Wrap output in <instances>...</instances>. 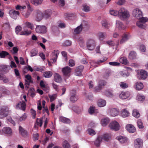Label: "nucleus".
Returning a JSON list of instances; mask_svg holds the SVG:
<instances>
[{
  "label": "nucleus",
  "mask_w": 148,
  "mask_h": 148,
  "mask_svg": "<svg viewBox=\"0 0 148 148\" xmlns=\"http://www.w3.org/2000/svg\"><path fill=\"white\" fill-rule=\"evenodd\" d=\"M106 101L103 99H100L98 102L97 105L99 107H102L106 106Z\"/></svg>",
  "instance_id": "34"
},
{
  "label": "nucleus",
  "mask_w": 148,
  "mask_h": 148,
  "mask_svg": "<svg viewBox=\"0 0 148 148\" xmlns=\"http://www.w3.org/2000/svg\"><path fill=\"white\" fill-rule=\"evenodd\" d=\"M132 115L136 118H138L140 116V114L138 111L136 110H134L133 111Z\"/></svg>",
  "instance_id": "50"
},
{
  "label": "nucleus",
  "mask_w": 148,
  "mask_h": 148,
  "mask_svg": "<svg viewBox=\"0 0 148 148\" xmlns=\"http://www.w3.org/2000/svg\"><path fill=\"white\" fill-rule=\"evenodd\" d=\"M82 25L81 24L80 25L78 26L74 30V33L75 34H79L82 31Z\"/></svg>",
  "instance_id": "36"
},
{
  "label": "nucleus",
  "mask_w": 148,
  "mask_h": 148,
  "mask_svg": "<svg viewBox=\"0 0 148 148\" xmlns=\"http://www.w3.org/2000/svg\"><path fill=\"white\" fill-rule=\"evenodd\" d=\"M102 140V136H98L95 142V145L98 147H100V144Z\"/></svg>",
  "instance_id": "25"
},
{
  "label": "nucleus",
  "mask_w": 148,
  "mask_h": 148,
  "mask_svg": "<svg viewBox=\"0 0 148 148\" xmlns=\"http://www.w3.org/2000/svg\"><path fill=\"white\" fill-rule=\"evenodd\" d=\"M88 112L89 114H92L94 113L96 111L95 107L94 106H90Z\"/></svg>",
  "instance_id": "49"
},
{
  "label": "nucleus",
  "mask_w": 148,
  "mask_h": 148,
  "mask_svg": "<svg viewBox=\"0 0 148 148\" xmlns=\"http://www.w3.org/2000/svg\"><path fill=\"white\" fill-rule=\"evenodd\" d=\"M25 24L27 27L30 28L32 30L34 28L33 24L31 23L27 22Z\"/></svg>",
  "instance_id": "52"
},
{
  "label": "nucleus",
  "mask_w": 148,
  "mask_h": 148,
  "mask_svg": "<svg viewBox=\"0 0 148 148\" xmlns=\"http://www.w3.org/2000/svg\"><path fill=\"white\" fill-rule=\"evenodd\" d=\"M60 121L62 122L67 124L71 122L69 119L62 116L60 117Z\"/></svg>",
  "instance_id": "35"
},
{
  "label": "nucleus",
  "mask_w": 148,
  "mask_h": 148,
  "mask_svg": "<svg viewBox=\"0 0 148 148\" xmlns=\"http://www.w3.org/2000/svg\"><path fill=\"white\" fill-rule=\"evenodd\" d=\"M109 118H106L102 119L101 120V123L103 126H106L109 122Z\"/></svg>",
  "instance_id": "39"
},
{
  "label": "nucleus",
  "mask_w": 148,
  "mask_h": 148,
  "mask_svg": "<svg viewBox=\"0 0 148 148\" xmlns=\"http://www.w3.org/2000/svg\"><path fill=\"white\" fill-rule=\"evenodd\" d=\"M9 14L11 17L15 20L16 19L20 14L18 11L15 10H10Z\"/></svg>",
  "instance_id": "13"
},
{
  "label": "nucleus",
  "mask_w": 148,
  "mask_h": 148,
  "mask_svg": "<svg viewBox=\"0 0 148 148\" xmlns=\"http://www.w3.org/2000/svg\"><path fill=\"white\" fill-rule=\"evenodd\" d=\"M9 111L8 107L6 106L0 107V118H2L6 117L8 114Z\"/></svg>",
  "instance_id": "2"
},
{
  "label": "nucleus",
  "mask_w": 148,
  "mask_h": 148,
  "mask_svg": "<svg viewBox=\"0 0 148 148\" xmlns=\"http://www.w3.org/2000/svg\"><path fill=\"white\" fill-rule=\"evenodd\" d=\"M19 130L20 133L23 136H27V131L24 130L21 126L19 127Z\"/></svg>",
  "instance_id": "33"
},
{
  "label": "nucleus",
  "mask_w": 148,
  "mask_h": 148,
  "mask_svg": "<svg viewBox=\"0 0 148 148\" xmlns=\"http://www.w3.org/2000/svg\"><path fill=\"white\" fill-rule=\"evenodd\" d=\"M104 94L107 97H112L114 96L113 94L111 92L108 90H106L105 91Z\"/></svg>",
  "instance_id": "60"
},
{
  "label": "nucleus",
  "mask_w": 148,
  "mask_h": 148,
  "mask_svg": "<svg viewBox=\"0 0 148 148\" xmlns=\"http://www.w3.org/2000/svg\"><path fill=\"white\" fill-rule=\"evenodd\" d=\"M119 73L121 76L123 77H128L130 74L127 71H120Z\"/></svg>",
  "instance_id": "51"
},
{
  "label": "nucleus",
  "mask_w": 148,
  "mask_h": 148,
  "mask_svg": "<svg viewBox=\"0 0 148 148\" xmlns=\"http://www.w3.org/2000/svg\"><path fill=\"white\" fill-rule=\"evenodd\" d=\"M63 147L64 148H70V144L66 140L64 141L63 143Z\"/></svg>",
  "instance_id": "63"
},
{
  "label": "nucleus",
  "mask_w": 148,
  "mask_h": 148,
  "mask_svg": "<svg viewBox=\"0 0 148 148\" xmlns=\"http://www.w3.org/2000/svg\"><path fill=\"white\" fill-rule=\"evenodd\" d=\"M98 35L99 39L101 40H102L104 39L105 36L106 34L105 33L100 32L98 34Z\"/></svg>",
  "instance_id": "47"
},
{
  "label": "nucleus",
  "mask_w": 148,
  "mask_h": 148,
  "mask_svg": "<svg viewBox=\"0 0 148 148\" xmlns=\"http://www.w3.org/2000/svg\"><path fill=\"white\" fill-rule=\"evenodd\" d=\"M71 70V68L67 66L63 68L62 70V71L64 75L66 77H69L70 75Z\"/></svg>",
  "instance_id": "14"
},
{
  "label": "nucleus",
  "mask_w": 148,
  "mask_h": 148,
  "mask_svg": "<svg viewBox=\"0 0 148 148\" xmlns=\"http://www.w3.org/2000/svg\"><path fill=\"white\" fill-rule=\"evenodd\" d=\"M87 131L88 133L91 136H93L96 134V132L92 129L89 128Z\"/></svg>",
  "instance_id": "61"
},
{
  "label": "nucleus",
  "mask_w": 148,
  "mask_h": 148,
  "mask_svg": "<svg viewBox=\"0 0 148 148\" xmlns=\"http://www.w3.org/2000/svg\"><path fill=\"white\" fill-rule=\"evenodd\" d=\"M130 114L129 112L126 109H123L121 111V115L123 118L126 117L130 115Z\"/></svg>",
  "instance_id": "31"
},
{
  "label": "nucleus",
  "mask_w": 148,
  "mask_h": 148,
  "mask_svg": "<svg viewBox=\"0 0 148 148\" xmlns=\"http://www.w3.org/2000/svg\"><path fill=\"white\" fill-rule=\"evenodd\" d=\"M57 96V94H53L52 95H49V97L50 98V101H53L55 99H56Z\"/></svg>",
  "instance_id": "64"
},
{
  "label": "nucleus",
  "mask_w": 148,
  "mask_h": 148,
  "mask_svg": "<svg viewBox=\"0 0 148 148\" xmlns=\"http://www.w3.org/2000/svg\"><path fill=\"white\" fill-rule=\"evenodd\" d=\"M134 145L135 148H142L143 141L141 139L137 138L134 141Z\"/></svg>",
  "instance_id": "12"
},
{
  "label": "nucleus",
  "mask_w": 148,
  "mask_h": 148,
  "mask_svg": "<svg viewBox=\"0 0 148 148\" xmlns=\"http://www.w3.org/2000/svg\"><path fill=\"white\" fill-rule=\"evenodd\" d=\"M126 130L130 133H133L136 131L135 127L132 125L128 124L126 127Z\"/></svg>",
  "instance_id": "23"
},
{
  "label": "nucleus",
  "mask_w": 148,
  "mask_h": 148,
  "mask_svg": "<svg viewBox=\"0 0 148 148\" xmlns=\"http://www.w3.org/2000/svg\"><path fill=\"white\" fill-rule=\"evenodd\" d=\"M26 104L25 102L22 101L19 102L16 106V108L17 109H20L24 111L26 108Z\"/></svg>",
  "instance_id": "15"
},
{
  "label": "nucleus",
  "mask_w": 148,
  "mask_h": 148,
  "mask_svg": "<svg viewBox=\"0 0 148 148\" xmlns=\"http://www.w3.org/2000/svg\"><path fill=\"white\" fill-rule=\"evenodd\" d=\"M110 128L112 130L117 131L119 129L120 126L119 123L115 121L111 123L109 125Z\"/></svg>",
  "instance_id": "11"
},
{
  "label": "nucleus",
  "mask_w": 148,
  "mask_h": 148,
  "mask_svg": "<svg viewBox=\"0 0 148 148\" xmlns=\"http://www.w3.org/2000/svg\"><path fill=\"white\" fill-rule=\"evenodd\" d=\"M26 4L27 5L28 10L26 12H22V14L25 18H27L29 16L31 12L33 10V9L31 7L30 3L28 1H26Z\"/></svg>",
  "instance_id": "4"
},
{
  "label": "nucleus",
  "mask_w": 148,
  "mask_h": 148,
  "mask_svg": "<svg viewBox=\"0 0 148 148\" xmlns=\"http://www.w3.org/2000/svg\"><path fill=\"white\" fill-rule=\"evenodd\" d=\"M22 29V28L20 26H17L15 29V32L17 35L19 34V32Z\"/></svg>",
  "instance_id": "57"
},
{
  "label": "nucleus",
  "mask_w": 148,
  "mask_h": 148,
  "mask_svg": "<svg viewBox=\"0 0 148 148\" xmlns=\"http://www.w3.org/2000/svg\"><path fill=\"white\" fill-rule=\"evenodd\" d=\"M53 75L52 72L50 71H45L43 73V76L45 77L49 78L51 77Z\"/></svg>",
  "instance_id": "40"
},
{
  "label": "nucleus",
  "mask_w": 148,
  "mask_h": 148,
  "mask_svg": "<svg viewBox=\"0 0 148 148\" xmlns=\"http://www.w3.org/2000/svg\"><path fill=\"white\" fill-rule=\"evenodd\" d=\"M84 68L83 66L82 65L79 66L77 67L75 70V75L77 76L81 75Z\"/></svg>",
  "instance_id": "21"
},
{
  "label": "nucleus",
  "mask_w": 148,
  "mask_h": 148,
  "mask_svg": "<svg viewBox=\"0 0 148 148\" xmlns=\"http://www.w3.org/2000/svg\"><path fill=\"white\" fill-rule=\"evenodd\" d=\"M72 110L75 113L79 114L82 110V108H79L78 106L73 105L72 107Z\"/></svg>",
  "instance_id": "27"
},
{
  "label": "nucleus",
  "mask_w": 148,
  "mask_h": 148,
  "mask_svg": "<svg viewBox=\"0 0 148 148\" xmlns=\"http://www.w3.org/2000/svg\"><path fill=\"white\" fill-rule=\"evenodd\" d=\"M119 85L122 88H126L128 87V85L124 82H121L120 83Z\"/></svg>",
  "instance_id": "58"
},
{
  "label": "nucleus",
  "mask_w": 148,
  "mask_h": 148,
  "mask_svg": "<svg viewBox=\"0 0 148 148\" xmlns=\"http://www.w3.org/2000/svg\"><path fill=\"white\" fill-rule=\"evenodd\" d=\"M133 16L138 19H140L143 15L141 11L139 8L134 9L132 11Z\"/></svg>",
  "instance_id": "5"
},
{
  "label": "nucleus",
  "mask_w": 148,
  "mask_h": 148,
  "mask_svg": "<svg viewBox=\"0 0 148 148\" xmlns=\"http://www.w3.org/2000/svg\"><path fill=\"white\" fill-rule=\"evenodd\" d=\"M2 131L3 134H5L10 136L12 134V131L9 127H4L2 130Z\"/></svg>",
  "instance_id": "18"
},
{
  "label": "nucleus",
  "mask_w": 148,
  "mask_h": 148,
  "mask_svg": "<svg viewBox=\"0 0 148 148\" xmlns=\"http://www.w3.org/2000/svg\"><path fill=\"white\" fill-rule=\"evenodd\" d=\"M130 94L128 91L122 92L119 95V97L122 99H125L130 97Z\"/></svg>",
  "instance_id": "20"
},
{
  "label": "nucleus",
  "mask_w": 148,
  "mask_h": 148,
  "mask_svg": "<svg viewBox=\"0 0 148 148\" xmlns=\"http://www.w3.org/2000/svg\"><path fill=\"white\" fill-rule=\"evenodd\" d=\"M116 139H117L121 143H126L128 140L127 137L121 136L117 137Z\"/></svg>",
  "instance_id": "24"
},
{
  "label": "nucleus",
  "mask_w": 148,
  "mask_h": 148,
  "mask_svg": "<svg viewBox=\"0 0 148 148\" xmlns=\"http://www.w3.org/2000/svg\"><path fill=\"white\" fill-rule=\"evenodd\" d=\"M35 12L36 14V16L35 18L36 20L38 21H41L43 18V14L38 10L35 11Z\"/></svg>",
  "instance_id": "17"
},
{
  "label": "nucleus",
  "mask_w": 148,
  "mask_h": 148,
  "mask_svg": "<svg viewBox=\"0 0 148 148\" xmlns=\"http://www.w3.org/2000/svg\"><path fill=\"white\" fill-rule=\"evenodd\" d=\"M32 33L31 30H26L22 31L21 32L19 35H28Z\"/></svg>",
  "instance_id": "43"
},
{
  "label": "nucleus",
  "mask_w": 148,
  "mask_h": 148,
  "mask_svg": "<svg viewBox=\"0 0 148 148\" xmlns=\"http://www.w3.org/2000/svg\"><path fill=\"white\" fill-rule=\"evenodd\" d=\"M59 53V51L58 50H54L52 53L51 60L53 61V62H56Z\"/></svg>",
  "instance_id": "16"
},
{
  "label": "nucleus",
  "mask_w": 148,
  "mask_h": 148,
  "mask_svg": "<svg viewBox=\"0 0 148 148\" xmlns=\"http://www.w3.org/2000/svg\"><path fill=\"white\" fill-rule=\"evenodd\" d=\"M145 98L144 96L139 94L137 95L136 99L139 101H143L145 100Z\"/></svg>",
  "instance_id": "55"
},
{
  "label": "nucleus",
  "mask_w": 148,
  "mask_h": 148,
  "mask_svg": "<svg viewBox=\"0 0 148 148\" xmlns=\"http://www.w3.org/2000/svg\"><path fill=\"white\" fill-rule=\"evenodd\" d=\"M136 53L134 51H132L130 52L129 55V57L130 59H133L136 57Z\"/></svg>",
  "instance_id": "41"
},
{
  "label": "nucleus",
  "mask_w": 148,
  "mask_h": 148,
  "mask_svg": "<svg viewBox=\"0 0 148 148\" xmlns=\"http://www.w3.org/2000/svg\"><path fill=\"white\" fill-rule=\"evenodd\" d=\"M36 32L38 33L44 34L47 32V28L44 25H37L35 29Z\"/></svg>",
  "instance_id": "7"
},
{
  "label": "nucleus",
  "mask_w": 148,
  "mask_h": 148,
  "mask_svg": "<svg viewBox=\"0 0 148 148\" xmlns=\"http://www.w3.org/2000/svg\"><path fill=\"white\" fill-rule=\"evenodd\" d=\"M9 55V53L7 51H2L0 52V58H5L6 56Z\"/></svg>",
  "instance_id": "42"
},
{
  "label": "nucleus",
  "mask_w": 148,
  "mask_h": 148,
  "mask_svg": "<svg viewBox=\"0 0 148 148\" xmlns=\"http://www.w3.org/2000/svg\"><path fill=\"white\" fill-rule=\"evenodd\" d=\"M43 0H30V2L35 6H38L41 4Z\"/></svg>",
  "instance_id": "29"
},
{
  "label": "nucleus",
  "mask_w": 148,
  "mask_h": 148,
  "mask_svg": "<svg viewBox=\"0 0 148 148\" xmlns=\"http://www.w3.org/2000/svg\"><path fill=\"white\" fill-rule=\"evenodd\" d=\"M25 87L28 88L30 84L32 83V77L29 75L27 74L25 76Z\"/></svg>",
  "instance_id": "8"
},
{
  "label": "nucleus",
  "mask_w": 148,
  "mask_h": 148,
  "mask_svg": "<svg viewBox=\"0 0 148 148\" xmlns=\"http://www.w3.org/2000/svg\"><path fill=\"white\" fill-rule=\"evenodd\" d=\"M43 14V18L45 19H47L51 16V12L50 10H47L45 11Z\"/></svg>",
  "instance_id": "28"
},
{
  "label": "nucleus",
  "mask_w": 148,
  "mask_h": 148,
  "mask_svg": "<svg viewBox=\"0 0 148 148\" xmlns=\"http://www.w3.org/2000/svg\"><path fill=\"white\" fill-rule=\"evenodd\" d=\"M106 84V82L105 81L100 80L99 82L98 86L95 88V90L97 92L100 91Z\"/></svg>",
  "instance_id": "9"
},
{
  "label": "nucleus",
  "mask_w": 148,
  "mask_h": 148,
  "mask_svg": "<svg viewBox=\"0 0 148 148\" xmlns=\"http://www.w3.org/2000/svg\"><path fill=\"white\" fill-rule=\"evenodd\" d=\"M119 111L116 108H112L110 110V114L111 115L115 116L118 114Z\"/></svg>",
  "instance_id": "32"
},
{
  "label": "nucleus",
  "mask_w": 148,
  "mask_h": 148,
  "mask_svg": "<svg viewBox=\"0 0 148 148\" xmlns=\"http://www.w3.org/2000/svg\"><path fill=\"white\" fill-rule=\"evenodd\" d=\"M135 88L137 90H140L143 88V84L141 82H137L135 85Z\"/></svg>",
  "instance_id": "30"
},
{
  "label": "nucleus",
  "mask_w": 148,
  "mask_h": 148,
  "mask_svg": "<svg viewBox=\"0 0 148 148\" xmlns=\"http://www.w3.org/2000/svg\"><path fill=\"white\" fill-rule=\"evenodd\" d=\"M130 16L128 11L123 8H121L119 10V17L122 20H125L128 19Z\"/></svg>",
  "instance_id": "1"
},
{
  "label": "nucleus",
  "mask_w": 148,
  "mask_h": 148,
  "mask_svg": "<svg viewBox=\"0 0 148 148\" xmlns=\"http://www.w3.org/2000/svg\"><path fill=\"white\" fill-rule=\"evenodd\" d=\"M0 90L4 94L9 95L10 93V91L6 89L4 87H3L0 88Z\"/></svg>",
  "instance_id": "45"
},
{
  "label": "nucleus",
  "mask_w": 148,
  "mask_h": 148,
  "mask_svg": "<svg viewBox=\"0 0 148 148\" xmlns=\"http://www.w3.org/2000/svg\"><path fill=\"white\" fill-rule=\"evenodd\" d=\"M102 26L106 28H108L109 27L110 25L108 22L106 20H104L102 21Z\"/></svg>",
  "instance_id": "62"
},
{
  "label": "nucleus",
  "mask_w": 148,
  "mask_h": 148,
  "mask_svg": "<svg viewBox=\"0 0 148 148\" xmlns=\"http://www.w3.org/2000/svg\"><path fill=\"white\" fill-rule=\"evenodd\" d=\"M83 10L85 12H88L90 11V8L89 5L86 4L83 5Z\"/></svg>",
  "instance_id": "56"
},
{
  "label": "nucleus",
  "mask_w": 148,
  "mask_h": 148,
  "mask_svg": "<svg viewBox=\"0 0 148 148\" xmlns=\"http://www.w3.org/2000/svg\"><path fill=\"white\" fill-rule=\"evenodd\" d=\"M110 13L111 15L114 16H119V11L114 10H110Z\"/></svg>",
  "instance_id": "54"
},
{
  "label": "nucleus",
  "mask_w": 148,
  "mask_h": 148,
  "mask_svg": "<svg viewBox=\"0 0 148 148\" xmlns=\"http://www.w3.org/2000/svg\"><path fill=\"white\" fill-rule=\"evenodd\" d=\"M70 96V101L73 103H74L77 101L78 99V97L76 95V91L75 90H73L71 91Z\"/></svg>",
  "instance_id": "10"
},
{
  "label": "nucleus",
  "mask_w": 148,
  "mask_h": 148,
  "mask_svg": "<svg viewBox=\"0 0 148 148\" xmlns=\"http://www.w3.org/2000/svg\"><path fill=\"white\" fill-rule=\"evenodd\" d=\"M130 37L129 33L124 34L122 36V38L120 40V43L121 44H123L127 41Z\"/></svg>",
  "instance_id": "19"
},
{
  "label": "nucleus",
  "mask_w": 148,
  "mask_h": 148,
  "mask_svg": "<svg viewBox=\"0 0 148 148\" xmlns=\"http://www.w3.org/2000/svg\"><path fill=\"white\" fill-rule=\"evenodd\" d=\"M119 61L121 63L125 64H126L128 62L127 58L124 57H121Z\"/></svg>",
  "instance_id": "44"
},
{
  "label": "nucleus",
  "mask_w": 148,
  "mask_h": 148,
  "mask_svg": "<svg viewBox=\"0 0 148 148\" xmlns=\"http://www.w3.org/2000/svg\"><path fill=\"white\" fill-rule=\"evenodd\" d=\"M76 40L79 42L81 47H83L84 45V41L83 38L82 37L78 36L76 38Z\"/></svg>",
  "instance_id": "37"
},
{
  "label": "nucleus",
  "mask_w": 148,
  "mask_h": 148,
  "mask_svg": "<svg viewBox=\"0 0 148 148\" xmlns=\"http://www.w3.org/2000/svg\"><path fill=\"white\" fill-rule=\"evenodd\" d=\"M102 136V140L103 139L104 140L106 141H108L110 137V135L109 134H105L103 136Z\"/></svg>",
  "instance_id": "48"
},
{
  "label": "nucleus",
  "mask_w": 148,
  "mask_h": 148,
  "mask_svg": "<svg viewBox=\"0 0 148 148\" xmlns=\"http://www.w3.org/2000/svg\"><path fill=\"white\" fill-rule=\"evenodd\" d=\"M0 90L4 94L9 95L10 93V91L6 89L4 87H3L0 88Z\"/></svg>",
  "instance_id": "46"
},
{
  "label": "nucleus",
  "mask_w": 148,
  "mask_h": 148,
  "mask_svg": "<svg viewBox=\"0 0 148 148\" xmlns=\"http://www.w3.org/2000/svg\"><path fill=\"white\" fill-rule=\"evenodd\" d=\"M116 27L119 30H123L125 28V27L123 23L120 21H116Z\"/></svg>",
  "instance_id": "22"
},
{
  "label": "nucleus",
  "mask_w": 148,
  "mask_h": 148,
  "mask_svg": "<svg viewBox=\"0 0 148 148\" xmlns=\"http://www.w3.org/2000/svg\"><path fill=\"white\" fill-rule=\"evenodd\" d=\"M30 53L31 57L36 56L38 53V51L36 49H33L31 51Z\"/></svg>",
  "instance_id": "53"
},
{
  "label": "nucleus",
  "mask_w": 148,
  "mask_h": 148,
  "mask_svg": "<svg viewBox=\"0 0 148 148\" xmlns=\"http://www.w3.org/2000/svg\"><path fill=\"white\" fill-rule=\"evenodd\" d=\"M54 77L55 81L57 82H59L62 80L60 76L57 73L54 74Z\"/></svg>",
  "instance_id": "38"
},
{
  "label": "nucleus",
  "mask_w": 148,
  "mask_h": 148,
  "mask_svg": "<svg viewBox=\"0 0 148 148\" xmlns=\"http://www.w3.org/2000/svg\"><path fill=\"white\" fill-rule=\"evenodd\" d=\"M137 25L139 28H144L145 27V25L143 24V23L139 20L136 23Z\"/></svg>",
  "instance_id": "59"
},
{
  "label": "nucleus",
  "mask_w": 148,
  "mask_h": 148,
  "mask_svg": "<svg viewBox=\"0 0 148 148\" xmlns=\"http://www.w3.org/2000/svg\"><path fill=\"white\" fill-rule=\"evenodd\" d=\"M148 75V73L144 70H141L137 75V77L139 79H144Z\"/></svg>",
  "instance_id": "6"
},
{
  "label": "nucleus",
  "mask_w": 148,
  "mask_h": 148,
  "mask_svg": "<svg viewBox=\"0 0 148 148\" xmlns=\"http://www.w3.org/2000/svg\"><path fill=\"white\" fill-rule=\"evenodd\" d=\"M9 70V69L6 65H1L0 66V71L3 73H7Z\"/></svg>",
  "instance_id": "26"
},
{
  "label": "nucleus",
  "mask_w": 148,
  "mask_h": 148,
  "mask_svg": "<svg viewBox=\"0 0 148 148\" xmlns=\"http://www.w3.org/2000/svg\"><path fill=\"white\" fill-rule=\"evenodd\" d=\"M86 47L88 50H92L94 49L96 46L95 41L91 39L88 40L86 42Z\"/></svg>",
  "instance_id": "3"
}]
</instances>
